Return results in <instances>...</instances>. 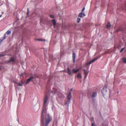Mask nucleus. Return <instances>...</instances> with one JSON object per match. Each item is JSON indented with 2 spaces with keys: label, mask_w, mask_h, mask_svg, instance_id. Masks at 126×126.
I'll return each instance as SVG.
<instances>
[{
  "label": "nucleus",
  "mask_w": 126,
  "mask_h": 126,
  "mask_svg": "<svg viewBox=\"0 0 126 126\" xmlns=\"http://www.w3.org/2000/svg\"><path fill=\"white\" fill-rule=\"evenodd\" d=\"M52 22L53 24V25L54 27L56 26V21L55 20V19H53L52 20Z\"/></svg>",
  "instance_id": "obj_12"
},
{
  "label": "nucleus",
  "mask_w": 126,
  "mask_h": 126,
  "mask_svg": "<svg viewBox=\"0 0 126 126\" xmlns=\"http://www.w3.org/2000/svg\"><path fill=\"white\" fill-rule=\"evenodd\" d=\"M17 121H18V122L19 123V118H18V117L17 118Z\"/></svg>",
  "instance_id": "obj_35"
},
{
  "label": "nucleus",
  "mask_w": 126,
  "mask_h": 126,
  "mask_svg": "<svg viewBox=\"0 0 126 126\" xmlns=\"http://www.w3.org/2000/svg\"><path fill=\"white\" fill-rule=\"evenodd\" d=\"M90 120L91 121L92 123H93L92 122V121H94V118L93 117H92L91 118V119H90Z\"/></svg>",
  "instance_id": "obj_25"
},
{
  "label": "nucleus",
  "mask_w": 126,
  "mask_h": 126,
  "mask_svg": "<svg viewBox=\"0 0 126 126\" xmlns=\"http://www.w3.org/2000/svg\"><path fill=\"white\" fill-rule=\"evenodd\" d=\"M111 26V25L110 23V22H109L106 25V28L107 29H108Z\"/></svg>",
  "instance_id": "obj_13"
},
{
  "label": "nucleus",
  "mask_w": 126,
  "mask_h": 126,
  "mask_svg": "<svg viewBox=\"0 0 126 126\" xmlns=\"http://www.w3.org/2000/svg\"><path fill=\"white\" fill-rule=\"evenodd\" d=\"M80 21V18L78 17L77 19V21L78 23H79Z\"/></svg>",
  "instance_id": "obj_23"
},
{
  "label": "nucleus",
  "mask_w": 126,
  "mask_h": 126,
  "mask_svg": "<svg viewBox=\"0 0 126 126\" xmlns=\"http://www.w3.org/2000/svg\"><path fill=\"white\" fill-rule=\"evenodd\" d=\"M11 33V31L10 30H8L6 32V33L7 34V35H9Z\"/></svg>",
  "instance_id": "obj_21"
},
{
  "label": "nucleus",
  "mask_w": 126,
  "mask_h": 126,
  "mask_svg": "<svg viewBox=\"0 0 126 126\" xmlns=\"http://www.w3.org/2000/svg\"><path fill=\"white\" fill-rule=\"evenodd\" d=\"M34 78V76H30V78L26 80V84H27L28 83H29L31 81H32V82H33L34 81L33 80V79Z\"/></svg>",
  "instance_id": "obj_6"
},
{
  "label": "nucleus",
  "mask_w": 126,
  "mask_h": 126,
  "mask_svg": "<svg viewBox=\"0 0 126 126\" xmlns=\"http://www.w3.org/2000/svg\"><path fill=\"white\" fill-rule=\"evenodd\" d=\"M2 16V14L0 15V17H1Z\"/></svg>",
  "instance_id": "obj_42"
},
{
  "label": "nucleus",
  "mask_w": 126,
  "mask_h": 126,
  "mask_svg": "<svg viewBox=\"0 0 126 126\" xmlns=\"http://www.w3.org/2000/svg\"><path fill=\"white\" fill-rule=\"evenodd\" d=\"M6 55L5 53H2L1 54H0V58L3 57Z\"/></svg>",
  "instance_id": "obj_19"
},
{
  "label": "nucleus",
  "mask_w": 126,
  "mask_h": 126,
  "mask_svg": "<svg viewBox=\"0 0 126 126\" xmlns=\"http://www.w3.org/2000/svg\"><path fill=\"white\" fill-rule=\"evenodd\" d=\"M92 126H97L96 125L94 124L93 123H92Z\"/></svg>",
  "instance_id": "obj_29"
},
{
  "label": "nucleus",
  "mask_w": 126,
  "mask_h": 126,
  "mask_svg": "<svg viewBox=\"0 0 126 126\" xmlns=\"http://www.w3.org/2000/svg\"><path fill=\"white\" fill-rule=\"evenodd\" d=\"M44 116V123L42 122L41 115V126H47L50 122L52 120V117L48 113H47V111L46 113L43 114Z\"/></svg>",
  "instance_id": "obj_1"
},
{
  "label": "nucleus",
  "mask_w": 126,
  "mask_h": 126,
  "mask_svg": "<svg viewBox=\"0 0 126 126\" xmlns=\"http://www.w3.org/2000/svg\"><path fill=\"white\" fill-rule=\"evenodd\" d=\"M16 83L19 86H21L22 85V84L19 83Z\"/></svg>",
  "instance_id": "obj_24"
},
{
  "label": "nucleus",
  "mask_w": 126,
  "mask_h": 126,
  "mask_svg": "<svg viewBox=\"0 0 126 126\" xmlns=\"http://www.w3.org/2000/svg\"><path fill=\"white\" fill-rule=\"evenodd\" d=\"M4 2H3L2 3H1L0 2V6H1L3 4Z\"/></svg>",
  "instance_id": "obj_31"
},
{
  "label": "nucleus",
  "mask_w": 126,
  "mask_h": 126,
  "mask_svg": "<svg viewBox=\"0 0 126 126\" xmlns=\"http://www.w3.org/2000/svg\"><path fill=\"white\" fill-rule=\"evenodd\" d=\"M6 34H5L3 36V37H1L0 39V43H1L3 40H4L6 39Z\"/></svg>",
  "instance_id": "obj_8"
},
{
  "label": "nucleus",
  "mask_w": 126,
  "mask_h": 126,
  "mask_svg": "<svg viewBox=\"0 0 126 126\" xmlns=\"http://www.w3.org/2000/svg\"><path fill=\"white\" fill-rule=\"evenodd\" d=\"M101 92L103 97L106 94L107 92V86L105 85L103 88L101 90Z\"/></svg>",
  "instance_id": "obj_5"
},
{
  "label": "nucleus",
  "mask_w": 126,
  "mask_h": 126,
  "mask_svg": "<svg viewBox=\"0 0 126 126\" xmlns=\"http://www.w3.org/2000/svg\"><path fill=\"white\" fill-rule=\"evenodd\" d=\"M118 92H119V91H118V92H117V93H118Z\"/></svg>",
  "instance_id": "obj_44"
},
{
  "label": "nucleus",
  "mask_w": 126,
  "mask_h": 126,
  "mask_svg": "<svg viewBox=\"0 0 126 126\" xmlns=\"http://www.w3.org/2000/svg\"><path fill=\"white\" fill-rule=\"evenodd\" d=\"M122 61L124 63H126V58H123L122 59Z\"/></svg>",
  "instance_id": "obj_18"
},
{
  "label": "nucleus",
  "mask_w": 126,
  "mask_h": 126,
  "mask_svg": "<svg viewBox=\"0 0 126 126\" xmlns=\"http://www.w3.org/2000/svg\"><path fill=\"white\" fill-rule=\"evenodd\" d=\"M82 71H84V72H86V70L85 69H83Z\"/></svg>",
  "instance_id": "obj_36"
},
{
  "label": "nucleus",
  "mask_w": 126,
  "mask_h": 126,
  "mask_svg": "<svg viewBox=\"0 0 126 126\" xmlns=\"http://www.w3.org/2000/svg\"><path fill=\"white\" fill-rule=\"evenodd\" d=\"M98 59V57H96L95 58H94V59L92 60L91 61L92 62V63L94 62L95 61Z\"/></svg>",
  "instance_id": "obj_17"
},
{
  "label": "nucleus",
  "mask_w": 126,
  "mask_h": 126,
  "mask_svg": "<svg viewBox=\"0 0 126 126\" xmlns=\"http://www.w3.org/2000/svg\"><path fill=\"white\" fill-rule=\"evenodd\" d=\"M77 78H80L81 79L82 78V76L81 75V74L79 73H78L77 76Z\"/></svg>",
  "instance_id": "obj_15"
},
{
  "label": "nucleus",
  "mask_w": 126,
  "mask_h": 126,
  "mask_svg": "<svg viewBox=\"0 0 126 126\" xmlns=\"http://www.w3.org/2000/svg\"><path fill=\"white\" fill-rule=\"evenodd\" d=\"M29 8H28L27 9V16L28 17L29 16Z\"/></svg>",
  "instance_id": "obj_22"
},
{
  "label": "nucleus",
  "mask_w": 126,
  "mask_h": 126,
  "mask_svg": "<svg viewBox=\"0 0 126 126\" xmlns=\"http://www.w3.org/2000/svg\"><path fill=\"white\" fill-rule=\"evenodd\" d=\"M49 16L50 17L53 18L54 17V16L53 15H50Z\"/></svg>",
  "instance_id": "obj_27"
},
{
  "label": "nucleus",
  "mask_w": 126,
  "mask_h": 126,
  "mask_svg": "<svg viewBox=\"0 0 126 126\" xmlns=\"http://www.w3.org/2000/svg\"><path fill=\"white\" fill-rule=\"evenodd\" d=\"M90 115H92V113L91 112L90 113Z\"/></svg>",
  "instance_id": "obj_41"
},
{
  "label": "nucleus",
  "mask_w": 126,
  "mask_h": 126,
  "mask_svg": "<svg viewBox=\"0 0 126 126\" xmlns=\"http://www.w3.org/2000/svg\"><path fill=\"white\" fill-rule=\"evenodd\" d=\"M35 40L37 41H45V39H35Z\"/></svg>",
  "instance_id": "obj_16"
},
{
  "label": "nucleus",
  "mask_w": 126,
  "mask_h": 126,
  "mask_svg": "<svg viewBox=\"0 0 126 126\" xmlns=\"http://www.w3.org/2000/svg\"><path fill=\"white\" fill-rule=\"evenodd\" d=\"M126 30V29L123 28H120L116 30V32H118L119 31H122L123 32H124Z\"/></svg>",
  "instance_id": "obj_7"
},
{
  "label": "nucleus",
  "mask_w": 126,
  "mask_h": 126,
  "mask_svg": "<svg viewBox=\"0 0 126 126\" xmlns=\"http://www.w3.org/2000/svg\"><path fill=\"white\" fill-rule=\"evenodd\" d=\"M105 126H107V125H106Z\"/></svg>",
  "instance_id": "obj_46"
},
{
  "label": "nucleus",
  "mask_w": 126,
  "mask_h": 126,
  "mask_svg": "<svg viewBox=\"0 0 126 126\" xmlns=\"http://www.w3.org/2000/svg\"><path fill=\"white\" fill-rule=\"evenodd\" d=\"M79 70V69H75V68H73L72 69V71L73 73H76Z\"/></svg>",
  "instance_id": "obj_11"
},
{
  "label": "nucleus",
  "mask_w": 126,
  "mask_h": 126,
  "mask_svg": "<svg viewBox=\"0 0 126 126\" xmlns=\"http://www.w3.org/2000/svg\"><path fill=\"white\" fill-rule=\"evenodd\" d=\"M85 9V7H84L83 8V9H82L81 12H83V11Z\"/></svg>",
  "instance_id": "obj_30"
},
{
  "label": "nucleus",
  "mask_w": 126,
  "mask_h": 126,
  "mask_svg": "<svg viewBox=\"0 0 126 126\" xmlns=\"http://www.w3.org/2000/svg\"><path fill=\"white\" fill-rule=\"evenodd\" d=\"M92 63V61H90L89 63H88V64H91Z\"/></svg>",
  "instance_id": "obj_34"
},
{
  "label": "nucleus",
  "mask_w": 126,
  "mask_h": 126,
  "mask_svg": "<svg viewBox=\"0 0 126 126\" xmlns=\"http://www.w3.org/2000/svg\"><path fill=\"white\" fill-rule=\"evenodd\" d=\"M83 15L84 16H86L85 14L84 13H83Z\"/></svg>",
  "instance_id": "obj_38"
},
{
  "label": "nucleus",
  "mask_w": 126,
  "mask_h": 126,
  "mask_svg": "<svg viewBox=\"0 0 126 126\" xmlns=\"http://www.w3.org/2000/svg\"><path fill=\"white\" fill-rule=\"evenodd\" d=\"M17 88H19V87H17Z\"/></svg>",
  "instance_id": "obj_43"
},
{
  "label": "nucleus",
  "mask_w": 126,
  "mask_h": 126,
  "mask_svg": "<svg viewBox=\"0 0 126 126\" xmlns=\"http://www.w3.org/2000/svg\"><path fill=\"white\" fill-rule=\"evenodd\" d=\"M100 115L101 116V117H102V115H101V112H100Z\"/></svg>",
  "instance_id": "obj_40"
},
{
  "label": "nucleus",
  "mask_w": 126,
  "mask_h": 126,
  "mask_svg": "<svg viewBox=\"0 0 126 126\" xmlns=\"http://www.w3.org/2000/svg\"><path fill=\"white\" fill-rule=\"evenodd\" d=\"M94 97H92V100L93 102H94L95 101V99L94 98Z\"/></svg>",
  "instance_id": "obj_28"
},
{
  "label": "nucleus",
  "mask_w": 126,
  "mask_h": 126,
  "mask_svg": "<svg viewBox=\"0 0 126 126\" xmlns=\"http://www.w3.org/2000/svg\"><path fill=\"white\" fill-rule=\"evenodd\" d=\"M21 83H21V84H24V82H23L22 81H21Z\"/></svg>",
  "instance_id": "obj_37"
},
{
  "label": "nucleus",
  "mask_w": 126,
  "mask_h": 126,
  "mask_svg": "<svg viewBox=\"0 0 126 126\" xmlns=\"http://www.w3.org/2000/svg\"><path fill=\"white\" fill-rule=\"evenodd\" d=\"M88 97L90 96L91 98L95 97L97 96V92L93 91L91 89H89L88 90Z\"/></svg>",
  "instance_id": "obj_4"
},
{
  "label": "nucleus",
  "mask_w": 126,
  "mask_h": 126,
  "mask_svg": "<svg viewBox=\"0 0 126 126\" xmlns=\"http://www.w3.org/2000/svg\"><path fill=\"white\" fill-rule=\"evenodd\" d=\"M84 73L85 75H87L88 74V73L86 71L85 72H84Z\"/></svg>",
  "instance_id": "obj_32"
},
{
  "label": "nucleus",
  "mask_w": 126,
  "mask_h": 126,
  "mask_svg": "<svg viewBox=\"0 0 126 126\" xmlns=\"http://www.w3.org/2000/svg\"><path fill=\"white\" fill-rule=\"evenodd\" d=\"M87 75H85L84 78H86L87 77Z\"/></svg>",
  "instance_id": "obj_39"
},
{
  "label": "nucleus",
  "mask_w": 126,
  "mask_h": 126,
  "mask_svg": "<svg viewBox=\"0 0 126 126\" xmlns=\"http://www.w3.org/2000/svg\"><path fill=\"white\" fill-rule=\"evenodd\" d=\"M48 99V96L47 95V93H46L45 94V96L44 99V103L43 106V108L41 113V119L43 123H44V116L43 114L44 113H46V110H47V106L46 103L47 102V100Z\"/></svg>",
  "instance_id": "obj_2"
},
{
  "label": "nucleus",
  "mask_w": 126,
  "mask_h": 126,
  "mask_svg": "<svg viewBox=\"0 0 126 126\" xmlns=\"http://www.w3.org/2000/svg\"><path fill=\"white\" fill-rule=\"evenodd\" d=\"M14 62V58L12 57L10 58L9 60L8 61V63H11Z\"/></svg>",
  "instance_id": "obj_10"
},
{
  "label": "nucleus",
  "mask_w": 126,
  "mask_h": 126,
  "mask_svg": "<svg viewBox=\"0 0 126 126\" xmlns=\"http://www.w3.org/2000/svg\"><path fill=\"white\" fill-rule=\"evenodd\" d=\"M83 12H81L79 14L78 16L82 17Z\"/></svg>",
  "instance_id": "obj_20"
},
{
  "label": "nucleus",
  "mask_w": 126,
  "mask_h": 126,
  "mask_svg": "<svg viewBox=\"0 0 126 126\" xmlns=\"http://www.w3.org/2000/svg\"><path fill=\"white\" fill-rule=\"evenodd\" d=\"M104 125H103V126H104Z\"/></svg>",
  "instance_id": "obj_45"
},
{
  "label": "nucleus",
  "mask_w": 126,
  "mask_h": 126,
  "mask_svg": "<svg viewBox=\"0 0 126 126\" xmlns=\"http://www.w3.org/2000/svg\"><path fill=\"white\" fill-rule=\"evenodd\" d=\"M73 88L70 89V91H69V94H68L66 100L65 101V105H67L68 107L69 104L70 103V100L72 97L71 92L72 91Z\"/></svg>",
  "instance_id": "obj_3"
},
{
  "label": "nucleus",
  "mask_w": 126,
  "mask_h": 126,
  "mask_svg": "<svg viewBox=\"0 0 126 126\" xmlns=\"http://www.w3.org/2000/svg\"><path fill=\"white\" fill-rule=\"evenodd\" d=\"M10 126H12L10 125Z\"/></svg>",
  "instance_id": "obj_47"
},
{
  "label": "nucleus",
  "mask_w": 126,
  "mask_h": 126,
  "mask_svg": "<svg viewBox=\"0 0 126 126\" xmlns=\"http://www.w3.org/2000/svg\"><path fill=\"white\" fill-rule=\"evenodd\" d=\"M24 73H22L20 75V76L21 77H23L24 76Z\"/></svg>",
  "instance_id": "obj_33"
},
{
  "label": "nucleus",
  "mask_w": 126,
  "mask_h": 126,
  "mask_svg": "<svg viewBox=\"0 0 126 126\" xmlns=\"http://www.w3.org/2000/svg\"><path fill=\"white\" fill-rule=\"evenodd\" d=\"M76 57V54L75 53H73L72 54L73 62V63L75 62V59Z\"/></svg>",
  "instance_id": "obj_9"
},
{
  "label": "nucleus",
  "mask_w": 126,
  "mask_h": 126,
  "mask_svg": "<svg viewBox=\"0 0 126 126\" xmlns=\"http://www.w3.org/2000/svg\"><path fill=\"white\" fill-rule=\"evenodd\" d=\"M124 48H125L124 47L122 48L120 50V53L122 52L123 51V50L124 49Z\"/></svg>",
  "instance_id": "obj_26"
},
{
  "label": "nucleus",
  "mask_w": 126,
  "mask_h": 126,
  "mask_svg": "<svg viewBox=\"0 0 126 126\" xmlns=\"http://www.w3.org/2000/svg\"><path fill=\"white\" fill-rule=\"evenodd\" d=\"M67 73L69 75H71V71L70 69L68 68V67L67 68Z\"/></svg>",
  "instance_id": "obj_14"
}]
</instances>
